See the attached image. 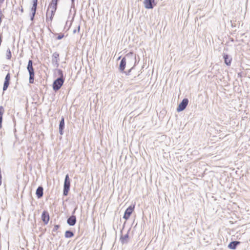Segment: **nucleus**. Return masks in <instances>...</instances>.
Wrapping results in <instances>:
<instances>
[{"mask_svg": "<svg viewBox=\"0 0 250 250\" xmlns=\"http://www.w3.org/2000/svg\"><path fill=\"white\" fill-rule=\"evenodd\" d=\"M74 1H75V0H71V2H72L71 7L74 6Z\"/></svg>", "mask_w": 250, "mask_h": 250, "instance_id": "obj_27", "label": "nucleus"}, {"mask_svg": "<svg viewBox=\"0 0 250 250\" xmlns=\"http://www.w3.org/2000/svg\"><path fill=\"white\" fill-rule=\"evenodd\" d=\"M42 219L44 224H47L48 223L49 220V215L47 211H43L42 214Z\"/></svg>", "mask_w": 250, "mask_h": 250, "instance_id": "obj_11", "label": "nucleus"}, {"mask_svg": "<svg viewBox=\"0 0 250 250\" xmlns=\"http://www.w3.org/2000/svg\"><path fill=\"white\" fill-rule=\"evenodd\" d=\"M77 208H75L72 212V214H74ZM67 224L71 226H73L76 223V217L75 215H72L67 220Z\"/></svg>", "mask_w": 250, "mask_h": 250, "instance_id": "obj_7", "label": "nucleus"}, {"mask_svg": "<svg viewBox=\"0 0 250 250\" xmlns=\"http://www.w3.org/2000/svg\"><path fill=\"white\" fill-rule=\"evenodd\" d=\"M4 1V0H0V4H1V3H2Z\"/></svg>", "mask_w": 250, "mask_h": 250, "instance_id": "obj_29", "label": "nucleus"}, {"mask_svg": "<svg viewBox=\"0 0 250 250\" xmlns=\"http://www.w3.org/2000/svg\"><path fill=\"white\" fill-rule=\"evenodd\" d=\"M55 12H56V11L50 10V14L48 15V16H50V17H49V18H48V21L46 20V21H50L51 22L52 21L53 16L55 15Z\"/></svg>", "mask_w": 250, "mask_h": 250, "instance_id": "obj_21", "label": "nucleus"}, {"mask_svg": "<svg viewBox=\"0 0 250 250\" xmlns=\"http://www.w3.org/2000/svg\"><path fill=\"white\" fill-rule=\"evenodd\" d=\"M223 58L226 64L227 65H230L232 60L231 57L228 54H224Z\"/></svg>", "mask_w": 250, "mask_h": 250, "instance_id": "obj_15", "label": "nucleus"}, {"mask_svg": "<svg viewBox=\"0 0 250 250\" xmlns=\"http://www.w3.org/2000/svg\"><path fill=\"white\" fill-rule=\"evenodd\" d=\"M129 230H128L127 233L125 235H121L120 237V241L122 244H127L128 242V232Z\"/></svg>", "mask_w": 250, "mask_h": 250, "instance_id": "obj_14", "label": "nucleus"}, {"mask_svg": "<svg viewBox=\"0 0 250 250\" xmlns=\"http://www.w3.org/2000/svg\"><path fill=\"white\" fill-rule=\"evenodd\" d=\"M80 29V26H78V31H79Z\"/></svg>", "mask_w": 250, "mask_h": 250, "instance_id": "obj_30", "label": "nucleus"}, {"mask_svg": "<svg viewBox=\"0 0 250 250\" xmlns=\"http://www.w3.org/2000/svg\"><path fill=\"white\" fill-rule=\"evenodd\" d=\"M64 83V79L62 78H58L55 80L53 83V89L55 91L58 90L62 85Z\"/></svg>", "mask_w": 250, "mask_h": 250, "instance_id": "obj_3", "label": "nucleus"}, {"mask_svg": "<svg viewBox=\"0 0 250 250\" xmlns=\"http://www.w3.org/2000/svg\"><path fill=\"white\" fill-rule=\"evenodd\" d=\"M1 184V173H0V186Z\"/></svg>", "mask_w": 250, "mask_h": 250, "instance_id": "obj_28", "label": "nucleus"}, {"mask_svg": "<svg viewBox=\"0 0 250 250\" xmlns=\"http://www.w3.org/2000/svg\"><path fill=\"white\" fill-rule=\"evenodd\" d=\"M59 227H60V226H59V225H55V226H54V228H53V229L52 231H53V232H56V231H57V230H58V229L59 228Z\"/></svg>", "mask_w": 250, "mask_h": 250, "instance_id": "obj_24", "label": "nucleus"}, {"mask_svg": "<svg viewBox=\"0 0 250 250\" xmlns=\"http://www.w3.org/2000/svg\"><path fill=\"white\" fill-rule=\"evenodd\" d=\"M76 30H74L73 31V33H76Z\"/></svg>", "mask_w": 250, "mask_h": 250, "instance_id": "obj_31", "label": "nucleus"}, {"mask_svg": "<svg viewBox=\"0 0 250 250\" xmlns=\"http://www.w3.org/2000/svg\"><path fill=\"white\" fill-rule=\"evenodd\" d=\"M74 236V233L70 230H66L65 232V237L66 238H71Z\"/></svg>", "mask_w": 250, "mask_h": 250, "instance_id": "obj_20", "label": "nucleus"}, {"mask_svg": "<svg viewBox=\"0 0 250 250\" xmlns=\"http://www.w3.org/2000/svg\"><path fill=\"white\" fill-rule=\"evenodd\" d=\"M35 14H32L30 16V20L31 21H33L34 19Z\"/></svg>", "mask_w": 250, "mask_h": 250, "instance_id": "obj_26", "label": "nucleus"}, {"mask_svg": "<svg viewBox=\"0 0 250 250\" xmlns=\"http://www.w3.org/2000/svg\"><path fill=\"white\" fill-rule=\"evenodd\" d=\"M37 4L38 0H33V5L31 9L32 14H36Z\"/></svg>", "mask_w": 250, "mask_h": 250, "instance_id": "obj_18", "label": "nucleus"}, {"mask_svg": "<svg viewBox=\"0 0 250 250\" xmlns=\"http://www.w3.org/2000/svg\"><path fill=\"white\" fill-rule=\"evenodd\" d=\"M58 72L59 75L60 76L59 78H63L62 71V70H61V69H58Z\"/></svg>", "mask_w": 250, "mask_h": 250, "instance_id": "obj_23", "label": "nucleus"}, {"mask_svg": "<svg viewBox=\"0 0 250 250\" xmlns=\"http://www.w3.org/2000/svg\"><path fill=\"white\" fill-rule=\"evenodd\" d=\"M64 37V35L63 34H62V35H59L57 37V39L58 40H61L63 38V37Z\"/></svg>", "mask_w": 250, "mask_h": 250, "instance_id": "obj_25", "label": "nucleus"}, {"mask_svg": "<svg viewBox=\"0 0 250 250\" xmlns=\"http://www.w3.org/2000/svg\"><path fill=\"white\" fill-rule=\"evenodd\" d=\"M64 128V119L63 117H62L61 120L59 124V133L61 135H62L63 133V130Z\"/></svg>", "mask_w": 250, "mask_h": 250, "instance_id": "obj_12", "label": "nucleus"}, {"mask_svg": "<svg viewBox=\"0 0 250 250\" xmlns=\"http://www.w3.org/2000/svg\"><path fill=\"white\" fill-rule=\"evenodd\" d=\"M58 0H52L49 4L47 12H46V20H48V15L50 14V10L56 11L57 7Z\"/></svg>", "mask_w": 250, "mask_h": 250, "instance_id": "obj_4", "label": "nucleus"}, {"mask_svg": "<svg viewBox=\"0 0 250 250\" xmlns=\"http://www.w3.org/2000/svg\"><path fill=\"white\" fill-rule=\"evenodd\" d=\"M60 61L59 54L57 52L53 53L52 56V63L55 67L59 66V62Z\"/></svg>", "mask_w": 250, "mask_h": 250, "instance_id": "obj_5", "label": "nucleus"}, {"mask_svg": "<svg viewBox=\"0 0 250 250\" xmlns=\"http://www.w3.org/2000/svg\"><path fill=\"white\" fill-rule=\"evenodd\" d=\"M10 74L9 73H8L5 76V81L3 84V90L5 91L7 90L10 83Z\"/></svg>", "mask_w": 250, "mask_h": 250, "instance_id": "obj_10", "label": "nucleus"}, {"mask_svg": "<svg viewBox=\"0 0 250 250\" xmlns=\"http://www.w3.org/2000/svg\"><path fill=\"white\" fill-rule=\"evenodd\" d=\"M4 110L2 106H0V129L2 127V116L4 113Z\"/></svg>", "mask_w": 250, "mask_h": 250, "instance_id": "obj_19", "label": "nucleus"}, {"mask_svg": "<svg viewBox=\"0 0 250 250\" xmlns=\"http://www.w3.org/2000/svg\"><path fill=\"white\" fill-rule=\"evenodd\" d=\"M70 182L68 174H66L65 177L64 182L63 185V195L67 196L70 190Z\"/></svg>", "mask_w": 250, "mask_h": 250, "instance_id": "obj_2", "label": "nucleus"}, {"mask_svg": "<svg viewBox=\"0 0 250 250\" xmlns=\"http://www.w3.org/2000/svg\"><path fill=\"white\" fill-rule=\"evenodd\" d=\"M6 58L8 60H10L11 58V56H12L10 48H9L6 50Z\"/></svg>", "mask_w": 250, "mask_h": 250, "instance_id": "obj_22", "label": "nucleus"}, {"mask_svg": "<svg viewBox=\"0 0 250 250\" xmlns=\"http://www.w3.org/2000/svg\"><path fill=\"white\" fill-rule=\"evenodd\" d=\"M131 69H130L129 70L128 73H129V72H130L131 71Z\"/></svg>", "mask_w": 250, "mask_h": 250, "instance_id": "obj_33", "label": "nucleus"}, {"mask_svg": "<svg viewBox=\"0 0 250 250\" xmlns=\"http://www.w3.org/2000/svg\"><path fill=\"white\" fill-rule=\"evenodd\" d=\"M126 60L125 57H124L121 61L119 68L121 71H123L125 67Z\"/></svg>", "mask_w": 250, "mask_h": 250, "instance_id": "obj_16", "label": "nucleus"}, {"mask_svg": "<svg viewBox=\"0 0 250 250\" xmlns=\"http://www.w3.org/2000/svg\"><path fill=\"white\" fill-rule=\"evenodd\" d=\"M43 194V188L42 186H39L36 191V194L38 198H41L42 197Z\"/></svg>", "mask_w": 250, "mask_h": 250, "instance_id": "obj_13", "label": "nucleus"}, {"mask_svg": "<svg viewBox=\"0 0 250 250\" xmlns=\"http://www.w3.org/2000/svg\"><path fill=\"white\" fill-rule=\"evenodd\" d=\"M188 103V100L187 98H184L179 104L177 111L180 112L183 111L187 107Z\"/></svg>", "mask_w": 250, "mask_h": 250, "instance_id": "obj_6", "label": "nucleus"}, {"mask_svg": "<svg viewBox=\"0 0 250 250\" xmlns=\"http://www.w3.org/2000/svg\"><path fill=\"white\" fill-rule=\"evenodd\" d=\"M27 69L29 74V83H33L35 77V72L34 69L33 67V61L31 60H29L28 62Z\"/></svg>", "mask_w": 250, "mask_h": 250, "instance_id": "obj_1", "label": "nucleus"}, {"mask_svg": "<svg viewBox=\"0 0 250 250\" xmlns=\"http://www.w3.org/2000/svg\"><path fill=\"white\" fill-rule=\"evenodd\" d=\"M240 243V242L239 241H232L231 242H230L229 246H228V247L230 249H232V250H235L236 249V248L237 247V246Z\"/></svg>", "mask_w": 250, "mask_h": 250, "instance_id": "obj_17", "label": "nucleus"}, {"mask_svg": "<svg viewBox=\"0 0 250 250\" xmlns=\"http://www.w3.org/2000/svg\"><path fill=\"white\" fill-rule=\"evenodd\" d=\"M21 12H23V8H22L21 9Z\"/></svg>", "mask_w": 250, "mask_h": 250, "instance_id": "obj_32", "label": "nucleus"}, {"mask_svg": "<svg viewBox=\"0 0 250 250\" xmlns=\"http://www.w3.org/2000/svg\"><path fill=\"white\" fill-rule=\"evenodd\" d=\"M134 209V207L129 206L125 211L123 218L126 220H127L132 214Z\"/></svg>", "mask_w": 250, "mask_h": 250, "instance_id": "obj_9", "label": "nucleus"}, {"mask_svg": "<svg viewBox=\"0 0 250 250\" xmlns=\"http://www.w3.org/2000/svg\"><path fill=\"white\" fill-rule=\"evenodd\" d=\"M145 7L146 9H152L155 4V0H145L144 2Z\"/></svg>", "mask_w": 250, "mask_h": 250, "instance_id": "obj_8", "label": "nucleus"}]
</instances>
